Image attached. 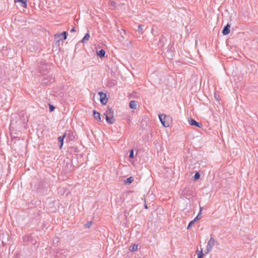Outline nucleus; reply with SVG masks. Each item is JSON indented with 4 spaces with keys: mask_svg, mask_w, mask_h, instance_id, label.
Segmentation results:
<instances>
[{
    "mask_svg": "<svg viewBox=\"0 0 258 258\" xmlns=\"http://www.w3.org/2000/svg\"><path fill=\"white\" fill-rule=\"evenodd\" d=\"M99 95L100 97V102L103 105H105L107 103V99L106 98V95L103 92H99Z\"/></svg>",
    "mask_w": 258,
    "mask_h": 258,
    "instance_id": "4",
    "label": "nucleus"
},
{
    "mask_svg": "<svg viewBox=\"0 0 258 258\" xmlns=\"http://www.w3.org/2000/svg\"><path fill=\"white\" fill-rule=\"evenodd\" d=\"M200 174H199V173L197 172L195 174L194 178L195 180H197V179H199L200 178Z\"/></svg>",
    "mask_w": 258,
    "mask_h": 258,
    "instance_id": "20",
    "label": "nucleus"
},
{
    "mask_svg": "<svg viewBox=\"0 0 258 258\" xmlns=\"http://www.w3.org/2000/svg\"><path fill=\"white\" fill-rule=\"evenodd\" d=\"M215 241L214 239L212 237H211L208 241L206 246V253H208L212 250L213 246L215 245Z\"/></svg>",
    "mask_w": 258,
    "mask_h": 258,
    "instance_id": "2",
    "label": "nucleus"
},
{
    "mask_svg": "<svg viewBox=\"0 0 258 258\" xmlns=\"http://www.w3.org/2000/svg\"><path fill=\"white\" fill-rule=\"evenodd\" d=\"M66 137V134H64L62 136H59L58 138V140L59 142H60V147H59V148L60 149H61L62 146H63V140H64V138H65Z\"/></svg>",
    "mask_w": 258,
    "mask_h": 258,
    "instance_id": "11",
    "label": "nucleus"
},
{
    "mask_svg": "<svg viewBox=\"0 0 258 258\" xmlns=\"http://www.w3.org/2000/svg\"><path fill=\"white\" fill-rule=\"evenodd\" d=\"M159 118L164 126L168 127L170 125V117L169 116L162 114L159 115Z\"/></svg>",
    "mask_w": 258,
    "mask_h": 258,
    "instance_id": "1",
    "label": "nucleus"
},
{
    "mask_svg": "<svg viewBox=\"0 0 258 258\" xmlns=\"http://www.w3.org/2000/svg\"><path fill=\"white\" fill-rule=\"evenodd\" d=\"M129 106L132 109H136L137 108V102L135 100H132L129 103Z\"/></svg>",
    "mask_w": 258,
    "mask_h": 258,
    "instance_id": "12",
    "label": "nucleus"
},
{
    "mask_svg": "<svg viewBox=\"0 0 258 258\" xmlns=\"http://www.w3.org/2000/svg\"><path fill=\"white\" fill-rule=\"evenodd\" d=\"M138 245L137 244H133L130 247V250L132 251H135L137 250Z\"/></svg>",
    "mask_w": 258,
    "mask_h": 258,
    "instance_id": "18",
    "label": "nucleus"
},
{
    "mask_svg": "<svg viewBox=\"0 0 258 258\" xmlns=\"http://www.w3.org/2000/svg\"><path fill=\"white\" fill-rule=\"evenodd\" d=\"M54 38L56 42H59L60 40L62 41L67 38L66 32H63L58 34H55L54 35Z\"/></svg>",
    "mask_w": 258,
    "mask_h": 258,
    "instance_id": "3",
    "label": "nucleus"
},
{
    "mask_svg": "<svg viewBox=\"0 0 258 258\" xmlns=\"http://www.w3.org/2000/svg\"><path fill=\"white\" fill-rule=\"evenodd\" d=\"M188 123L190 125H193V126H196L199 127H202V124H200L199 122L196 121L195 120L193 119H190L188 120Z\"/></svg>",
    "mask_w": 258,
    "mask_h": 258,
    "instance_id": "6",
    "label": "nucleus"
},
{
    "mask_svg": "<svg viewBox=\"0 0 258 258\" xmlns=\"http://www.w3.org/2000/svg\"><path fill=\"white\" fill-rule=\"evenodd\" d=\"M54 108H55V107L53 105H49V110H50V112L53 111Z\"/></svg>",
    "mask_w": 258,
    "mask_h": 258,
    "instance_id": "23",
    "label": "nucleus"
},
{
    "mask_svg": "<svg viewBox=\"0 0 258 258\" xmlns=\"http://www.w3.org/2000/svg\"><path fill=\"white\" fill-rule=\"evenodd\" d=\"M106 121L109 124H112L115 121V119L114 118V116H105Z\"/></svg>",
    "mask_w": 258,
    "mask_h": 258,
    "instance_id": "7",
    "label": "nucleus"
},
{
    "mask_svg": "<svg viewBox=\"0 0 258 258\" xmlns=\"http://www.w3.org/2000/svg\"><path fill=\"white\" fill-rule=\"evenodd\" d=\"M138 29H139V32H143V28H142V26L141 25H139V26H138Z\"/></svg>",
    "mask_w": 258,
    "mask_h": 258,
    "instance_id": "24",
    "label": "nucleus"
},
{
    "mask_svg": "<svg viewBox=\"0 0 258 258\" xmlns=\"http://www.w3.org/2000/svg\"><path fill=\"white\" fill-rule=\"evenodd\" d=\"M15 3H21L22 7L26 8L27 7V0H14Z\"/></svg>",
    "mask_w": 258,
    "mask_h": 258,
    "instance_id": "9",
    "label": "nucleus"
},
{
    "mask_svg": "<svg viewBox=\"0 0 258 258\" xmlns=\"http://www.w3.org/2000/svg\"><path fill=\"white\" fill-rule=\"evenodd\" d=\"M215 98H216L217 100H218V99L217 98V97H216V95H215Z\"/></svg>",
    "mask_w": 258,
    "mask_h": 258,
    "instance_id": "28",
    "label": "nucleus"
},
{
    "mask_svg": "<svg viewBox=\"0 0 258 258\" xmlns=\"http://www.w3.org/2000/svg\"><path fill=\"white\" fill-rule=\"evenodd\" d=\"M110 5L112 6V7H114L115 6V3L114 2H110Z\"/></svg>",
    "mask_w": 258,
    "mask_h": 258,
    "instance_id": "25",
    "label": "nucleus"
},
{
    "mask_svg": "<svg viewBox=\"0 0 258 258\" xmlns=\"http://www.w3.org/2000/svg\"><path fill=\"white\" fill-rule=\"evenodd\" d=\"M90 38V34L88 33L86 34V35L84 36V37L83 38V39L81 40V42L82 43H86L87 42Z\"/></svg>",
    "mask_w": 258,
    "mask_h": 258,
    "instance_id": "13",
    "label": "nucleus"
},
{
    "mask_svg": "<svg viewBox=\"0 0 258 258\" xmlns=\"http://www.w3.org/2000/svg\"><path fill=\"white\" fill-rule=\"evenodd\" d=\"M230 25L227 24L223 29L222 33L224 35H227L230 33Z\"/></svg>",
    "mask_w": 258,
    "mask_h": 258,
    "instance_id": "8",
    "label": "nucleus"
},
{
    "mask_svg": "<svg viewBox=\"0 0 258 258\" xmlns=\"http://www.w3.org/2000/svg\"><path fill=\"white\" fill-rule=\"evenodd\" d=\"M144 206H145V208L146 209H147L148 208V207H147V204H146V201H145V204H144Z\"/></svg>",
    "mask_w": 258,
    "mask_h": 258,
    "instance_id": "27",
    "label": "nucleus"
},
{
    "mask_svg": "<svg viewBox=\"0 0 258 258\" xmlns=\"http://www.w3.org/2000/svg\"><path fill=\"white\" fill-rule=\"evenodd\" d=\"M129 157H130V158H134V151H133V150H132L130 151Z\"/></svg>",
    "mask_w": 258,
    "mask_h": 258,
    "instance_id": "22",
    "label": "nucleus"
},
{
    "mask_svg": "<svg viewBox=\"0 0 258 258\" xmlns=\"http://www.w3.org/2000/svg\"><path fill=\"white\" fill-rule=\"evenodd\" d=\"M202 209L201 207H200V212L199 213L198 215L197 216V217L194 219V221L196 222L197 221H198L201 218V215L202 214Z\"/></svg>",
    "mask_w": 258,
    "mask_h": 258,
    "instance_id": "16",
    "label": "nucleus"
},
{
    "mask_svg": "<svg viewBox=\"0 0 258 258\" xmlns=\"http://www.w3.org/2000/svg\"><path fill=\"white\" fill-rule=\"evenodd\" d=\"M134 180L133 177H130L124 180V183L126 184H131Z\"/></svg>",
    "mask_w": 258,
    "mask_h": 258,
    "instance_id": "15",
    "label": "nucleus"
},
{
    "mask_svg": "<svg viewBox=\"0 0 258 258\" xmlns=\"http://www.w3.org/2000/svg\"><path fill=\"white\" fill-rule=\"evenodd\" d=\"M195 223L196 222L194 221V220L191 221L188 224L187 229H189L190 228H191L195 224Z\"/></svg>",
    "mask_w": 258,
    "mask_h": 258,
    "instance_id": "19",
    "label": "nucleus"
},
{
    "mask_svg": "<svg viewBox=\"0 0 258 258\" xmlns=\"http://www.w3.org/2000/svg\"><path fill=\"white\" fill-rule=\"evenodd\" d=\"M92 224V222L91 221H90V222L87 223L85 225V227L86 228H89L90 227V226H91Z\"/></svg>",
    "mask_w": 258,
    "mask_h": 258,
    "instance_id": "21",
    "label": "nucleus"
},
{
    "mask_svg": "<svg viewBox=\"0 0 258 258\" xmlns=\"http://www.w3.org/2000/svg\"><path fill=\"white\" fill-rule=\"evenodd\" d=\"M105 54V51L103 49H101L100 50L97 52V56L100 57H104Z\"/></svg>",
    "mask_w": 258,
    "mask_h": 258,
    "instance_id": "14",
    "label": "nucleus"
},
{
    "mask_svg": "<svg viewBox=\"0 0 258 258\" xmlns=\"http://www.w3.org/2000/svg\"><path fill=\"white\" fill-rule=\"evenodd\" d=\"M104 115H105V116H114L113 110L112 109L111 107H108L105 113H104Z\"/></svg>",
    "mask_w": 258,
    "mask_h": 258,
    "instance_id": "5",
    "label": "nucleus"
},
{
    "mask_svg": "<svg viewBox=\"0 0 258 258\" xmlns=\"http://www.w3.org/2000/svg\"><path fill=\"white\" fill-rule=\"evenodd\" d=\"M94 117L99 121H101V117L100 114L98 112L96 111L95 110L93 112Z\"/></svg>",
    "mask_w": 258,
    "mask_h": 258,
    "instance_id": "10",
    "label": "nucleus"
},
{
    "mask_svg": "<svg viewBox=\"0 0 258 258\" xmlns=\"http://www.w3.org/2000/svg\"><path fill=\"white\" fill-rule=\"evenodd\" d=\"M197 253L198 254V258H202L203 257L204 254L203 253L202 249L201 250H197Z\"/></svg>",
    "mask_w": 258,
    "mask_h": 258,
    "instance_id": "17",
    "label": "nucleus"
},
{
    "mask_svg": "<svg viewBox=\"0 0 258 258\" xmlns=\"http://www.w3.org/2000/svg\"><path fill=\"white\" fill-rule=\"evenodd\" d=\"M76 31V30L75 27L73 28L71 30V32H75Z\"/></svg>",
    "mask_w": 258,
    "mask_h": 258,
    "instance_id": "26",
    "label": "nucleus"
}]
</instances>
